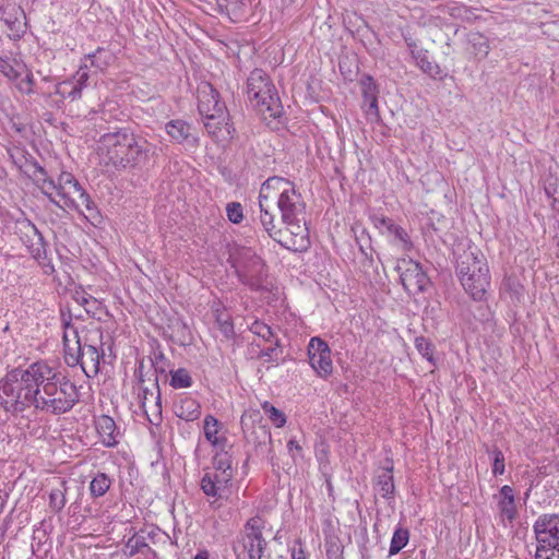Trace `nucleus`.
I'll return each mask as SVG.
<instances>
[{"instance_id":"59","label":"nucleus","mask_w":559,"mask_h":559,"mask_svg":"<svg viewBox=\"0 0 559 559\" xmlns=\"http://www.w3.org/2000/svg\"><path fill=\"white\" fill-rule=\"evenodd\" d=\"M34 85V76L32 73H28L21 82L17 84V88L24 94H32Z\"/></svg>"},{"instance_id":"57","label":"nucleus","mask_w":559,"mask_h":559,"mask_svg":"<svg viewBox=\"0 0 559 559\" xmlns=\"http://www.w3.org/2000/svg\"><path fill=\"white\" fill-rule=\"evenodd\" d=\"M156 395L155 389L152 386V389L147 386H141L139 392V402L140 407H146L147 403H151L153 401V397Z\"/></svg>"},{"instance_id":"11","label":"nucleus","mask_w":559,"mask_h":559,"mask_svg":"<svg viewBox=\"0 0 559 559\" xmlns=\"http://www.w3.org/2000/svg\"><path fill=\"white\" fill-rule=\"evenodd\" d=\"M234 477L217 472L204 471L200 481L203 493L209 498H214L210 506L217 509L222 506L221 500H227L230 493L231 480Z\"/></svg>"},{"instance_id":"4","label":"nucleus","mask_w":559,"mask_h":559,"mask_svg":"<svg viewBox=\"0 0 559 559\" xmlns=\"http://www.w3.org/2000/svg\"><path fill=\"white\" fill-rule=\"evenodd\" d=\"M32 166L34 168L33 177L38 188L51 203L60 209L81 211L79 201L86 191L71 173L61 171L55 180L37 162H34Z\"/></svg>"},{"instance_id":"1","label":"nucleus","mask_w":559,"mask_h":559,"mask_svg":"<svg viewBox=\"0 0 559 559\" xmlns=\"http://www.w3.org/2000/svg\"><path fill=\"white\" fill-rule=\"evenodd\" d=\"M79 401L76 385L44 360L35 361L26 369L14 368L0 381V406L13 415L29 407L61 415L70 412Z\"/></svg>"},{"instance_id":"43","label":"nucleus","mask_w":559,"mask_h":559,"mask_svg":"<svg viewBox=\"0 0 559 559\" xmlns=\"http://www.w3.org/2000/svg\"><path fill=\"white\" fill-rule=\"evenodd\" d=\"M261 407L275 427L281 428L285 426L286 415L281 409L276 408L267 401L263 402Z\"/></svg>"},{"instance_id":"41","label":"nucleus","mask_w":559,"mask_h":559,"mask_svg":"<svg viewBox=\"0 0 559 559\" xmlns=\"http://www.w3.org/2000/svg\"><path fill=\"white\" fill-rule=\"evenodd\" d=\"M80 204H81V213H83V210L82 207L85 209V211L87 212V214L85 215V217L93 224V225H97L102 222V215L99 213V211L97 210L95 203L92 201L91 197L85 193L81 200L79 201Z\"/></svg>"},{"instance_id":"54","label":"nucleus","mask_w":559,"mask_h":559,"mask_svg":"<svg viewBox=\"0 0 559 559\" xmlns=\"http://www.w3.org/2000/svg\"><path fill=\"white\" fill-rule=\"evenodd\" d=\"M502 287L513 298H519L523 286L514 277H506L502 282Z\"/></svg>"},{"instance_id":"55","label":"nucleus","mask_w":559,"mask_h":559,"mask_svg":"<svg viewBox=\"0 0 559 559\" xmlns=\"http://www.w3.org/2000/svg\"><path fill=\"white\" fill-rule=\"evenodd\" d=\"M535 559H559V547L537 546Z\"/></svg>"},{"instance_id":"24","label":"nucleus","mask_w":559,"mask_h":559,"mask_svg":"<svg viewBox=\"0 0 559 559\" xmlns=\"http://www.w3.org/2000/svg\"><path fill=\"white\" fill-rule=\"evenodd\" d=\"M115 60L114 53L106 48L98 47L94 52L85 56L84 61L91 69H94V73L105 71L110 63Z\"/></svg>"},{"instance_id":"9","label":"nucleus","mask_w":559,"mask_h":559,"mask_svg":"<svg viewBox=\"0 0 559 559\" xmlns=\"http://www.w3.org/2000/svg\"><path fill=\"white\" fill-rule=\"evenodd\" d=\"M240 423L246 440L254 445L255 455L272 453V448L270 447L272 442L271 431L263 421L260 411L245 412Z\"/></svg>"},{"instance_id":"26","label":"nucleus","mask_w":559,"mask_h":559,"mask_svg":"<svg viewBox=\"0 0 559 559\" xmlns=\"http://www.w3.org/2000/svg\"><path fill=\"white\" fill-rule=\"evenodd\" d=\"M376 488L379 495L386 499L391 500L394 498V480H393V464L382 469V472L376 478Z\"/></svg>"},{"instance_id":"2","label":"nucleus","mask_w":559,"mask_h":559,"mask_svg":"<svg viewBox=\"0 0 559 559\" xmlns=\"http://www.w3.org/2000/svg\"><path fill=\"white\" fill-rule=\"evenodd\" d=\"M156 151L155 144L130 128H114L98 140L102 163L117 171L146 168L155 159Z\"/></svg>"},{"instance_id":"63","label":"nucleus","mask_w":559,"mask_h":559,"mask_svg":"<svg viewBox=\"0 0 559 559\" xmlns=\"http://www.w3.org/2000/svg\"><path fill=\"white\" fill-rule=\"evenodd\" d=\"M88 296L85 292H75L74 299L79 305L85 307L90 301Z\"/></svg>"},{"instance_id":"3","label":"nucleus","mask_w":559,"mask_h":559,"mask_svg":"<svg viewBox=\"0 0 559 559\" xmlns=\"http://www.w3.org/2000/svg\"><path fill=\"white\" fill-rule=\"evenodd\" d=\"M453 254L455 273L465 293L475 301L485 300L490 286V271L481 250L469 241L459 243Z\"/></svg>"},{"instance_id":"44","label":"nucleus","mask_w":559,"mask_h":559,"mask_svg":"<svg viewBox=\"0 0 559 559\" xmlns=\"http://www.w3.org/2000/svg\"><path fill=\"white\" fill-rule=\"evenodd\" d=\"M249 330L257 336L261 337L265 342H274L275 338H277L274 335L273 330L271 326L265 324L264 322H261L259 320H255L251 323Z\"/></svg>"},{"instance_id":"62","label":"nucleus","mask_w":559,"mask_h":559,"mask_svg":"<svg viewBox=\"0 0 559 559\" xmlns=\"http://www.w3.org/2000/svg\"><path fill=\"white\" fill-rule=\"evenodd\" d=\"M135 378L138 380V383L143 386L144 383V361L143 359L139 361L138 367L134 371Z\"/></svg>"},{"instance_id":"60","label":"nucleus","mask_w":559,"mask_h":559,"mask_svg":"<svg viewBox=\"0 0 559 559\" xmlns=\"http://www.w3.org/2000/svg\"><path fill=\"white\" fill-rule=\"evenodd\" d=\"M287 450L294 460L296 455L302 456V447L294 439L287 442Z\"/></svg>"},{"instance_id":"36","label":"nucleus","mask_w":559,"mask_h":559,"mask_svg":"<svg viewBox=\"0 0 559 559\" xmlns=\"http://www.w3.org/2000/svg\"><path fill=\"white\" fill-rule=\"evenodd\" d=\"M355 233V239L359 247V251L365 257L366 260H368L370 263L373 262V255H372V247H371V238L368 234V231L365 228L360 229V233H357L356 228H353Z\"/></svg>"},{"instance_id":"28","label":"nucleus","mask_w":559,"mask_h":559,"mask_svg":"<svg viewBox=\"0 0 559 559\" xmlns=\"http://www.w3.org/2000/svg\"><path fill=\"white\" fill-rule=\"evenodd\" d=\"M68 486L64 479H59L58 485L51 488L49 492V509L53 513H59L63 510L67 503Z\"/></svg>"},{"instance_id":"10","label":"nucleus","mask_w":559,"mask_h":559,"mask_svg":"<svg viewBox=\"0 0 559 559\" xmlns=\"http://www.w3.org/2000/svg\"><path fill=\"white\" fill-rule=\"evenodd\" d=\"M263 521L259 516L250 518L234 545V551L237 554L241 547L243 552H248L249 559H262L264 550L267 546L262 535Z\"/></svg>"},{"instance_id":"18","label":"nucleus","mask_w":559,"mask_h":559,"mask_svg":"<svg viewBox=\"0 0 559 559\" xmlns=\"http://www.w3.org/2000/svg\"><path fill=\"white\" fill-rule=\"evenodd\" d=\"M259 206L260 222L264 230L273 240H275L276 242H281L282 230L277 229L274 223L275 213L274 211H272L274 209L273 203L270 201L266 194L262 192V189H260L259 194Z\"/></svg>"},{"instance_id":"34","label":"nucleus","mask_w":559,"mask_h":559,"mask_svg":"<svg viewBox=\"0 0 559 559\" xmlns=\"http://www.w3.org/2000/svg\"><path fill=\"white\" fill-rule=\"evenodd\" d=\"M19 14H24V12L21 8H15L14 5L11 8L0 9V20L8 25L10 31L16 33L21 31L22 25Z\"/></svg>"},{"instance_id":"22","label":"nucleus","mask_w":559,"mask_h":559,"mask_svg":"<svg viewBox=\"0 0 559 559\" xmlns=\"http://www.w3.org/2000/svg\"><path fill=\"white\" fill-rule=\"evenodd\" d=\"M95 428L102 443L107 448H114L118 444L117 426L115 420L108 415H100L95 419Z\"/></svg>"},{"instance_id":"35","label":"nucleus","mask_w":559,"mask_h":559,"mask_svg":"<svg viewBox=\"0 0 559 559\" xmlns=\"http://www.w3.org/2000/svg\"><path fill=\"white\" fill-rule=\"evenodd\" d=\"M111 479L105 473H97L90 483V491L93 498L103 497L110 488Z\"/></svg>"},{"instance_id":"6","label":"nucleus","mask_w":559,"mask_h":559,"mask_svg":"<svg viewBox=\"0 0 559 559\" xmlns=\"http://www.w3.org/2000/svg\"><path fill=\"white\" fill-rule=\"evenodd\" d=\"M72 333L73 338H69L68 331L63 332L62 336L66 364L69 367L80 365L88 378L97 376L100 370V360L105 362L104 349L99 352L92 335H86L82 342L76 330Z\"/></svg>"},{"instance_id":"7","label":"nucleus","mask_w":559,"mask_h":559,"mask_svg":"<svg viewBox=\"0 0 559 559\" xmlns=\"http://www.w3.org/2000/svg\"><path fill=\"white\" fill-rule=\"evenodd\" d=\"M261 189L272 203L276 200L283 223H292L297 215H305L306 203L290 180L273 176L262 183Z\"/></svg>"},{"instance_id":"14","label":"nucleus","mask_w":559,"mask_h":559,"mask_svg":"<svg viewBox=\"0 0 559 559\" xmlns=\"http://www.w3.org/2000/svg\"><path fill=\"white\" fill-rule=\"evenodd\" d=\"M198 110L203 115H224L227 111L225 103L221 102L219 93L210 83H204L198 91Z\"/></svg>"},{"instance_id":"16","label":"nucleus","mask_w":559,"mask_h":559,"mask_svg":"<svg viewBox=\"0 0 559 559\" xmlns=\"http://www.w3.org/2000/svg\"><path fill=\"white\" fill-rule=\"evenodd\" d=\"M287 226L290 235L293 236L292 243L287 241L278 242L281 246L293 250V251H304L309 246L308 238V228L305 223V215H297L296 219L292 223H284Z\"/></svg>"},{"instance_id":"33","label":"nucleus","mask_w":559,"mask_h":559,"mask_svg":"<svg viewBox=\"0 0 559 559\" xmlns=\"http://www.w3.org/2000/svg\"><path fill=\"white\" fill-rule=\"evenodd\" d=\"M413 57L416 60L417 66L429 76L436 79L438 75H440L441 70L440 67L430 61L428 58V52L426 50H419L414 52Z\"/></svg>"},{"instance_id":"45","label":"nucleus","mask_w":559,"mask_h":559,"mask_svg":"<svg viewBox=\"0 0 559 559\" xmlns=\"http://www.w3.org/2000/svg\"><path fill=\"white\" fill-rule=\"evenodd\" d=\"M415 347L423 357H425L429 362L435 364V345L428 338L425 336H417L415 338Z\"/></svg>"},{"instance_id":"58","label":"nucleus","mask_w":559,"mask_h":559,"mask_svg":"<svg viewBox=\"0 0 559 559\" xmlns=\"http://www.w3.org/2000/svg\"><path fill=\"white\" fill-rule=\"evenodd\" d=\"M370 219L373 226L380 230L381 234H385L386 228L393 222L391 218L382 216V215H370Z\"/></svg>"},{"instance_id":"47","label":"nucleus","mask_w":559,"mask_h":559,"mask_svg":"<svg viewBox=\"0 0 559 559\" xmlns=\"http://www.w3.org/2000/svg\"><path fill=\"white\" fill-rule=\"evenodd\" d=\"M273 344L264 349H261L257 353V358L262 359L266 362L277 361L278 359V347L281 346V342L278 338H275Z\"/></svg>"},{"instance_id":"21","label":"nucleus","mask_w":559,"mask_h":559,"mask_svg":"<svg viewBox=\"0 0 559 559\" xmlns=\"http://www.w3.org/2000/svg\"><path fill=\"white\" fill-rule=\"evenodd\" d=\"M495 498L497 499V507L502 521L512 523L518 516L513 488L509 485L502 486L499 495L495 496Z\"/></svg>"},{"instance_id":"37","label":"nucleus","mask_w":559,"mask_h":559,"mask_svg":"<svg viewBox=\"0 0 559 559\" xmlns=\"http://www.w3.org/2000/svg\"><path fill=\"white\" fill-rule=\"evenodd\" d=\"M408 539V530L402 526L396 527L390 543L389 554L391 556L399 554L407 545Z\"/></svg>"},{"instance_id":"52","label":"nucleus","mask_w":559,"mask_h":559,"mask_svg":"<svg viewBox=\"0 0 559 559\" xmlns=\"http://www.w3.org/2000/svg\"><path fill=\"white\" fill-rule=\"evenodd\" d=\"M492 456H493V462H492V474L495 476H498V475H502L504 473V455L502 453V451L495 447L493 450H492Z\"/></svg>"},{"instance_id":"53","label":"nucleus","mask_w":559,"mask_h":559,"mask_svg":"<svg viewBox=\"0 0 559 559\" xmlns=\"http://www.w3.org/2000/svg\"><path fill=\"white\" fill-rule=\"evenodd\" d=\"M165 360L166 358L162 350L154 352L153 357H151V364L154 367L155 378L157 379L158 374H166Z\"/></svg>"},{"instance_id":"38","label":"nucleus","mask_w":559,"mask_h":559,"mask_svg":"<svg viewBox=\"0 0 559 559\" xmlns=\"http://www.w3.org/2000/svg\"><path fill=\"white\" fill-rule=\"evenodd\" d=\"M215 322L226 340H230L235 335L234 323L230 316L226 311H215Z\"/></svg>"},{"instance_id":"27","label":"nucleus","mask_w":559,"mask_h":559,"mask_svg":"<svg viewBox=\"0 0 559 559\" xmlns=\"http://www.w3.org/2000/svg\"><path fill=\"white\" fill-rule=\"evenodd\" d=\"M218 450L215 452L212 459V467L204 468V471L209 472H217L219 474H227L228 476L234 477V471L231 467V456L225 450V447L217 448Z\"/></svg>"},{"instance_id":"20","label":"nucleus","mask_w":559,"mask_h":559,"mask_svg":"<svg viewBox=\"0 0 559 559\" xmlns=\"http://www.w3.org/2000/svg\"><path fill=\"white\" fill-rule=\"evenodd\" d=\"M219 11L226 13L234 23L245 21L252 12L253 0H216Z\"/></svg>"},{"instance_id":"39","label":"nucleus","mask_w":559,"mask_h":559,"mask_svg":"<svg viewBox=\"0 0 559 559\" xmlns=\"http://www.w3.org/2000/svg\"><path fill=\"white\" fill-rule=\"evenodd\" d=\"M468 43L473 47V52L476 57L484 58L489 52V44L487 38L480 33H471L468 35Z\"/></svg>"},{"instance_id":"46","label":"nucleus","mask_w":559,"mask_h":559,"mask_svg":"<svg viewBox=\"0 0 559 559\" xmlns=\"http://www.w3.org/2000/svg\"><path fill=\"white\" fill-rule=\"evenodd\" d=\"M330 347L326 342L318 336L311 337L308 344V357L309 360L316 356L322 355L324 352H329Z\"/></svg>"},{"instance_id":"17","label":"nucleus","mask_w":559,"mask_h":559,"mask_svg":"<svg viewBox=\"0 0 559 559\" xmlns=\"http://www.w3.org/2000/svg\"><path fill=\"white\" fill-rule=\"evenodd\" d=\"M361 93L364 97L362 108L370 121H379L380 114L378 108V87L374 80L367 75L361 82Z\"/></svg>"},{"instance_id":"29","label":"nucleus","mask_w":559,"mask_h":559,"mask_svg":"<svg viewBox=\"0 0 559 559\" xmlns=\"http://www.w3.org/2000/svg\"><path fill=\"white\" fill-rule=\"evenodd\" d=\"M218 426L219 421L213 416L207 415L204 418V436L209 442L215 448L225 447L227 439L225 437L218 438Z\"/></svg>"},{"instance_id":"25","label":"nucleus","mask_w":559,"mask_h":559,"mask_svg":"<svg viewBox=\"0 0 559 559\" xmlns=\"http://www.w3.org/2000/svg\"><path fill=\"white\" fill-rule=\"evenodd\" d=\"M153 388L156 391V395L153 397V401L151 403L146 404V407H141L143 414L145 415L146 419L155 426H158L162 423L163 416H162V397H160V390L158 384V379L155 378L153 381Z\"/></svg>"},{"instance_id":"64","label":"nucleus","mask_w":559,"mask_h":559,"mask_svg":"<svg viewBox=\"0 0 559 559\" xmlns=\"http://www.w3.org/2000/svg\"><path fill=\"white\" fill-rule=\"evenodd\" d=\"M176 326H178L177 331L180 333L181 337L183 340L187 338V336L190 334L189 328L187 324L182 321H177Z\"/></svg>"},{"instance_id":"23","label":"nucleus","mask_w":559,"mask_h":559,"mask_svg":"<svg viewBox=\"0 0 559 559\" xmlns=\"http://www.w3.org/2000/svg\"><path fill=\"white\" fill-rule=\"evenodd\" d=\"M174 413L180 419L193 421L201 415V405L195 399L185 396L174 404Z\"/></svg>"},{"instance_id":"42","label":"nucleus","mask_w":559,"mask_h":559,"mask_svg":"<svg viewBox=\"0 0 559 559\" xmlns=\"http://www.w3.org/2000/svg\"><path fill=\"white\" fill-rule=\"evenodd\" d=\"M385 234H388L389 236H393L394 240L396 242H400L404 250H408L412 248L411 238L402 226L396 225L392 222L386 228Z\"/></svg>"},{"instance_id":"56","label":"nucleus","mask_w":559,"mask_h":559,"mask_svg":"<svg viewBox=\"0 0 559 559\" xmlns=\"http://www.w3.org/2000/svg\"><path fill=\"white\" fill-rule=\"evenodd\" d=\"M0 72L10 80H15L19 72L13 68L8 59L0 57Z\"/></svg>"},{"instance_id":"13","label":"nucleus","mask_w":559,"mask_h":559,"mask_svg":"<svg viewBox=\"0 0 559 559\" xmlns=\"http://www.w3.org/2000/svg\"><path fill=\"white\" fill-rule=\"evenodd\" d=\"M202 119L209 135L217 141L233 139L236 134L235 127L229 123L228 111H224V115H203Z\"/></svg>"},{"instance_id":"49","label":"nucleus","mask_w":559,"mask_h":559,"mask_svg":"<svg viewBox=\"0 0 559 559\" xmlns=\"http://www.w3.org/2000/svg\"><path fill=\"white\" fill-rule=\"evenodd\" d=\"M545 192L549 199H551V206L554 210L559 211V180L555 179L548 181L545 186Z\"/></svg>"},{"instance_id":"48","label":"nucleus","mask_w":559,"mask_h":559,"mask_svg":"<svg viewBox=\"0 0 559 559\" xmlns=\"http://www.w3.org/2000/svg\"><path fill=\"white\" fill-rule=\"evenodd\" d=\"M325 547L328 559H343L344 547L337 538L328 539Z\"/></svg>"},{"instance_id":"5","label":"nucleus","mask_w":559,"mask_h":559,"mask_svg":"<svg viewBox=\"0 0 559 559\" xmlns=\"http://www.w3.org/2000/svg\"><path fill=\"white\" fill-rule=\"evenodd\" d=\"M247 96L250 104L263 119H277L283 114V105L269 74L254 69L247 79Z\"/></svg>"},{"instance_id":"8","label":"nucleus","mask_w":559,"mask_h":559,"mask_svg":"<svg viewBox=\"0 0 559 559\" xmlns=\"http://www.w3.org/2000/svg\"><path fill=\"white\" fill-rule=\"evenodd\" d=\"M227 261L243 285L252 290L264 288L266 265L251 248L238 245L229 247Z\"/></svg>"},{"instance_id":"19","label":"nucleus","mask_w":559,"mask_h":559,"mask_svg":"<svg viewBox=\"0 0 559 559\" xmlns=\"http://www.w3.org/2000/svg\"><path fill=\"white\" fill-rule=\"evenodd\" d=\"M165 131L170 139L178 143L198 144V138L192 132V126L182 119H174L165 124Z\"/></svg>"},{"instance_id":"61","label":"nucleus","mask_w":559,"mask_h":559,"mask_svg":"<svg viewBox=\"0 0 559 559\" xmlns=\"http://www.w3.org/2000/svg\"><path fill=\"white\" fill-rule=\"evenodd\" d=\"M88 300H90L88 305H86L84 307L85 311L88 314L96 316V312H97V310L100 309L102 304L96 298H94L93 296H88Z\"/></svg>"},{"instance_id":"32","label":"nucleus","mask_w":559,"mask_h":559,"mask_svg":"<svg viewBox=\"0 0 559 559\" xmlns=\"http://www.w3.org/2000/svg\"><path fill=\"white\" fill-rule=\"evenodd\" d=\"M126 548L129 549L130 557L139 552H148L156 557V551L152 549L146 543V537L141 534H133L126 543Z\"/></svg>"},{"instance_id":"51","label":"nucleus","mask_w":559,"mask_h":559,"mask_svg":"<svg viewBox=\"0 0 559 559\" xmlns=\"http://www.w3.org/2000/svg\"><path fill=\"white\" fill-rule=\"evenodd\" d=\"M90 79V67L86 62H82L79 70L72 76L71 80L80 85V88L83 91L84 87L87 86V81Z\"/></svg>"},{"instance_id":"40","label":"nucleus","mask_w":559,"mask_h":559,"mask_svg":"<svg viewBox=\"0 0 559 559\" xmlns=\"http://www.w3.org/2000/svg\"><path fill=\"white\" fill-rule=\"evenodd\" d=\"M170 385L174 389H187L190 388L193 383L190 372L185 368H179L177 370L170 371Z\"/></svg>"},{"instance_id":"31","label":"nucleus","mask_w":559,"mask_h":559,"mask_svg":"<svg viewBox=\"0 0 559 559\" xmlns=\"http://www.w3.org/2000/svg\"><path fill=\"white\" fill-rule=\"evenodd\" d=\"M55 94L63 99L74 102L82 97V90L73 80H66L56 85Z\"/></svg>"},{"instance_id":"12","label":"nucleus","mask_w":559,"mask_h":559,"mask_svg":"<svg viewBox=\"0 0 559 559\" xmlns=\"http://www.w3.org/2000/svg\"><path fill=\"white\" fill-rule=\"evenodd\" d=\"M404 270L400 273V281L409 295H416L426 290L430 283L429 277L423 271L418 262L412 260L404 262Z\"/></svg>"},{"instance_id":"50","label":"nucleus","mask_w":559,"mask_h":559,"mask_svg":"<svg viewBox=\"0 0 559 559\" xmlns=\"http://www.w3.org/2000/svg\"><path fill=\"white\" fill-rule=\"evenodd\" d=\"M228 219L234 224H239L243 219L242 205L239 202H230L226 205Z\"/></svg>"},{"instance_id":"30","label":"nucleus","mask_w":559,"mask_h":559,"mask_svg":"<svg viewBox=\"0 0 559 559\" xmlns=\"http://www.w3.org/2000/svg\"><path fill=\"white\" fill-rule=\"evenodd\" d=\"M309 362L320 378L326 379L332 374L333 364L331 359V349H329V352H324L322 355L311 358Z\"/></svg>"},{"instance_id":"15","label":"nucleus","mask_w":559,"mask_h":559,"mask_svg":"<svg viewBox=\"0 0 559 559\" xmlns=\"http://www.w3.org/2000/svg\"><path fill=\"white\" fill-rule=\"evenodd\" d=\"M29 228L33 233V238L29 239V243L27 245L28 252L36 261H38L44 273L46 275H51L55 272V266L47 254L48 243L45 241L44 236L35 225L31 224Z\"/></svg>"}]
</instances>
